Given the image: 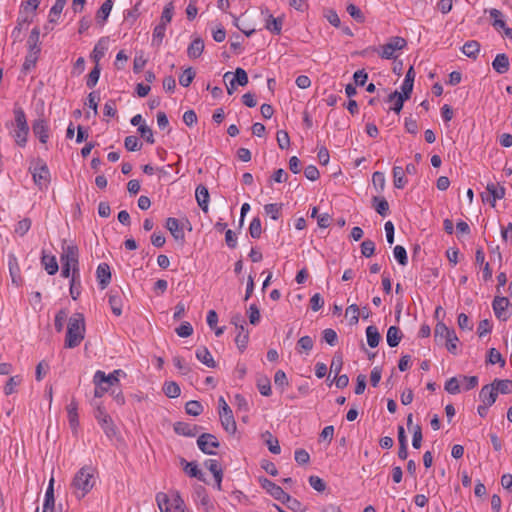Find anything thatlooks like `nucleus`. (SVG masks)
<instances>
[{
  "label": "nucleus",
  "mask_w": 512,
  "mask_h": 512,
  "mask_svg": "<svg viewBox=\"0 0 512 512\" xmlns=\"http://www.w3.org/2000/svg\"><path fill=\"white\" fill-rule=\"evenodd\" d=\"M85 337V318L82 313H74L68 321L65 348L72 349L81 344Z\"/></svg>",
  "instance_id": "nucleus-1"
},
{
  "label": "nucleus",
  "mask_w": 512,
  "mask_h": 512,
  "mask_svg": "<svg viewBox=\"0 0 512 512\" xmlns=\"http://www.w3.org/2000/svg\"><path fill=\"white\" fill-rule=\"evenodd\" d=\"M14 118L16 130L14 131V139L18 146L24 147L27 143V136L29 134V126L27 123L26 115L21 107L14 108Z\"/></svg>",
  "instance_id": "nucleus-2"
},
{
  "label": "nucleus",
  "mask_w": 512,
  "mask_h": 512,
  "mask_svg": "<svg viewBox=\"0 0 512 512\" xmlns=\"http://www.w3.org/2000/svg\"><path fill=\"white\" fill-rule=\"evenodd\" d=\"M93 471L89 467H82L74 476L72 487L81 491L79 498H83L94 486Z\"/></svg>",
  "instance_id": "nucleus-3"
},
{
  "label": "nucleus",
  "mask_w": 512,
  "mask_h": 512,
  "mask_svg": "<svg viewBox=\"0 0 512 512\" xmlns=\"http://www.w3.org/2000/svg\"><path fill=\"white\" fill-rule=\"evenodd\" d=\"M413 85L414 84L408 82V80H404L401 86V93L395 90L388 95L386 99L387 102L395 100V105L390 109L393 110L396 114L401 112L404 102L411 97Z\"/></svg>",
  "instance_id": "nucleus-4"
},
{
  "label": "nucleus",
  "mask_w": 512,
  "mask_h": 512,
  "mask_svg": "<svg viewBox=\"0 0 512 512\" xmlns=\"http://www.w3.org/2000/svg\"><path fill=\"white\" fill-rule=\"evenodd\" d=\"M94 416L98 424L103 429L105 435L110 439L113 438L117 433V429L111 416L106 413L105 408L99 404H96Z\"/></svg>",
  "instance_id": "nucleus-5"
},
{
  "label": "nucleus",
  "mask_w": 512,
  "mask_h": 512,
  "mask_svg": "<svg viewBox=\"0 0 512 512\" xmlns=\"http://www.w3.org/2000/svg\"><path fill=\"white\" fill-rule=\"evenodd\" d=\"M33 180L40 190L47 188L50 183V172L43 160H38L34 168H30Z\"/></svg>",
  "instance_id": "nucleus-6"
},
{
  "label": "nucleus",
  "mask_w": 512,
  "mask_h": 512,
  "mask_svg": "<svg viewBox=\"0 0 512 512\" xmlns=\"http://www.w3.org/2000/svg\"><path fill=\"white\" fill-rule=\"evenodd\" d=\"M198 448L207 455H216L213 448H218L220 442L217 437L211 433H202L197 439Z\"/></svg>",
  "instance_id": "nucleus-7"
},
{
  "label": "nucleus",
  "mask_w": 512,
  "mask_h": 512,
  "mask_svg": "<svg viewBox=\"0 0 512 512\" xmlns=\"http://www.w3.org/2000/svg\"><path fill=\"white\" fill-rule=\"evenodd\" d=\"M406 45L407 42L404 38L399 36L391 37L389 42L382 46V51L379 55L383 59H392L394 58V52L403 49Z\"/></svg>",
  "instance_id": "nucleus-8"
},
{
  "label": "nucleus",
  "mask_w": 512,
  "mask_h": 512,
  "mask_svg": "<svg viewBox=\"0 0 512 512\" xmlns=\"http://www.w3.org/2000/svg\"><path fill=\"white\" fill-rule=\"evenodd\" d=\"M259 483L261 487L267 491V493H269L275 500H278L281 503L288 494L279 485L265 477H260Z\"/></svg>",
  "instance_id": "nucleus-9"
},
{
  "label": "nucleus",
  "mask_w": 512,
  "mask_h": 512,
  "mask_svg": "<svg viewBox=\"0 0 512 512\" xmlns=\"http://www.w3.org/2000/svg\"><path fill=\"white\" fill-rule=\"evenodd\" d=\"M261 13L266 15L265 18V29L271 32L274 35H280L282 32V26L284 23L283 17H273L272 14L269 13V9H261Z\"/></svg>",
  "instance_id": "nucleus-10"
},
{
  "label": "nucleus",
  "mask_w": 512,
  "mask_h": 512,
  "mask_svg": "<svg viewBox=\"0 0 512 512\" xmlns=\"http://www.w3.org/2000/svg\"><path fill=\"white\" fill-rule=\"evenodd\" d=\"M61 263H69L72 265V270L79 268V250L76 245L63 246V253L60 257Z\"/></svg>",
  "instance_id": "nucleus-11"
},
{
  "label": "nucleus",
  "mask_w": 512,
  "mask_h": 512,
  "mask_svg": "<svg viewBox=\"0 0 512 512\" xmlns=\"http://www.w3.org/2000/svg\"><path fill=\"white\" fill-rule=\"evenodd\" d=\"M486 190L488 191L489 195L485 197V195L482 193V200L488 201L492 207H495L496 200L504 198L506 193V189L504 186H497L494 183H488L486 186Z\"/></svg>",
  "instance_id": "nucleus-12"
},
{
  "label": "nucleus",
  "mask_w": 512,
  "mask_h": 512,
  "mask_svg": "<svg viewBox=\"0 0 512 512\" xmlns=\"http://www.w3.org/2000/svg\"><path fill=\"white\" fill-rule=\"evenodd\" d=\"M510 305V301L507 297L504 296H495L492 302V308L495 316L501 320L506 321L509 318V315L506 313V309Z\"/></svg>",
  "instance_id": "nucleus-13"
},
{
  "label": "nucleus",
  "mask_w": 512,
  "mask_h": 512,
  "mask_svg": "<svg viewBox=\"0 0 512 512\" xmlns=\"http://www.w3.org/2000/svg\"><path fill=\"white\" fill-rule=\"evenodd\" d=\"M120 375H125V373L120 369L114 370L108 375H106L105 372L98 370L93 376V382H105V384H108V386L111 387L119 383Z\"/></svg>",
  "instance_id": "nucleus-14"
},
{
  "label": "nucleus",
  "mask_w": 512,
  "mask_h": 512,
  "mask_svg": "<svg viewBox=\"0 0 512 512\" xmlns=\"http://www.w3.org/2000/svg\"><path fill=\"white\" fill-rule=\"evenodd\" d=\"M32 131L42 144L47 143L49 139V128L45 119L39 118L35 120L32 124Z\"/></svg>",
  "instance_id": "nucleus-15"
},
{
  "label": "nucleus",
  "mask_w": 512,
  "mask_h": 512,
  "mask_svg": "<svg viewBox=\"0 0 512 512\" xmlns=\"http://www.w3.org/2000/svg\"><path fill=\"white\" fill-rule=\"evenodd\" d=\"M200 428L201 427H199L198 425L189 424L183 421L175 422L173 425V429L176 434L186 437L196 436Z\"/></svg>",
  "instance_id": "nucleus-16"
},
{
  "label": "nucleus",
  "mask_w": 512,
  "mask_h": 512,
  "mask_svg": "<svg viewBox=\"0 0 512 512\" xmlns=\"http://www.w3.org/2000/svg\"><path fill=\"white\" fill-rule=\"evenodd\" d=\"M165 227L170 231L171 235L176 241L184 242L185 233L177 218H167Z\"/></svg>",
  "instance_id": "nucleus-17"
},
{
  "label": "nucleus",
  "mask_w": 512,
  "mask_h": 512,
  "mask_svg": "<svg viewBox=\"0 0 512 512\" xmlns=\"http://www.w3.org/2000/svg\"><path fill=\"white\" fill-rule=\"evenodd\" d=\"M96 277L101 289H105L111 282L110 266L107 263H100L96 270Z\"/></svg>",
  "instance_id": "nucleus-18"
},
{
  "label": "nucleus",
  "mask_w": 512,
  "mask_h": 512,
  "mask_svg": "<svg viewBox=\"0 0 512 512\" xmlns=\"http://www.w3.org/2000/svg\"><path fill=\"white\" fill-rule=\"evenodd\" d=\"M180 464L183 467L184 472L192 478H196L199 481L206 482L203 472L198 468L196 462H188L184 458H180Z\"/></svg>",
  "instance_id": "nucleus-19"
},
{
  "label": "nucleus",
  "mask_w": 512,
  "mask_h": 512,
  "mask_svg": "<svg viewBox=\"0 0 512 512\" xmlns=\"http://www.w3.org/2000/svg\"><path fill=\"white\" fill-rule=\"evenodd\" d=\"M497 396L498 394L492 383L484 385L479 392V398L482 401V403L490 406H492L495 403Z\"/></svg>",
  "instance_id": "nucleus-20"
},
{
  "label": "nucleus",
  "mask_w": 512,
  "mask_h": 512,
  "mask_svg": "<svg viewBox=\"0 0 512 512\" xmlns=\"http://www.w3.org/2000/svg\"><path fill=\"white\" fill-rule=\"evenodd\" d=\"M492 67L498 74H505L510 68L509 57L505 53L497 54L492 61Z\"/></svg>",
  "instance_id": "nucleus-21"
},
{
  "label": "nucleus",
  "mask_w": 512,
  "mask_h": 512,
  "mask_svg": "<svg viewBox=\"0 0 512 512\" xmlns=\"http://www.w3.org/2000/svg\"><path fill=\"white\" fill-rule=\"evenodd\" d=\"M195 197L199 207L202 209L203 212L206 213L208 211V204L210 198L207 187L202 184L198 185L195 191Z\"/></svg>",
  "instance_id": "nucleus-22"
},
{
  "label": "nucleus",
  "mask_w": 512,
  "mask_h": 512,
  "mask_svg": "<svg viewBox=\"0 0 512 512\" xmlns=\"http://www.w3.org/2000/svg\"><path fill=\"white\" fill-rule=\"evenodd\" d=\"M54 478L52 477L49 481L45 493V499L43 504V512H54L55 507V496H54Z\"/></svg>",
  "instance_id": "nucleus-23"
},
{
  "label": "nucleus",
  "mask_w": 512,
  "mask_h": 512,
  "mask_svg": "<svg viewBox=\"0 0 512 512\" xmlns=\"http://www.w3.org/2000/svg\"><path fill=\"white\" fill-rule=\"evenodd\" d=\"M81 294V281L79 268L73 269L70 280V295L73 300H77Z\"/></svg>",
  "instance_id": "nucleus-24"
},
{
  "label": "nucleus",
  "mask_w": 512,
  "mask_h": 512,
  "mask_svg": "<svg viewBox=\"0 0 512 512\" xmlns=\"http://www.w3.org/2000/svg\"><path fill=\"white\" fill-rule=\"evenodd\" d=\"M194 495L197 500H199L200 504L205 507L206 512H209L210 509L213 508V505L211 504L209 495L205 489V487L201 485H197L194 488Z\"/></svg>",
  "instance_id": "nucleus-25"
},
{
  "label": "nucleus",
  "mask_w": 512,
  "mask_h": 512,
  "mask_svg": "<svg viewBox=\"0 0 512 512\" xmlns=\"http://www.w3.org/2000/svg\"><path fill=\"white\" fill-rule=\"evenodd\" d=\"M402 337H403V333L398 326H390L388 328L386 340H387V344L391 348L398 346Z\"/></svg>",
  "instance_id": "nucleus-26"
},
{
  "label": "nucleus",
  "mask_w": 512,
  "mask_h": 512,
  "mask_svg": "<svg viewBox=\"0 0 512 512\" xmlns=\"http://www.w3.org/2000/svg\"><path fill=\"white\" fill-rule=\"evenodd\" d=\"M41 264L44 266L49 275H54L59 270L56 257L53 255H47L44 252L42 253L41 257Z\"/></svg>",
  "instance_id": "nucleus-27"
},
{
  "label": "nucleus",
  "mask_w": 512,
  "mask_h": 512,
  "mask_svg": "<svg viewBox=\"0 0 512 512\" xmlns=\"http://www.w3.org/2000/svg\"><path fill=\"white\" fill-rule=\"evenodd\" d=\"M372 207L375 209V211L381 215L382 217H385L389 213V203L388 201L382 197V196H373L372 200Z\"/></svg>",
  "instance_id": "nucleus-28"
},
{
  "label": "nucleus",
  "mask_w": 512,
  "mask_h": 512,
  "mask_svg": "<svg viewBox=\"0 0 512 512\" xmlns=\"http://www.w3.org/2000/svg\"><path fill=\"white\" fill-rule=\"evenodd\" d=\"M196 358L209 368L216 367L214 358L205 346H202L196 350Z\"/></svg>",
  "instance_id": "nucleus-29"
},
{
  "label": "nucleus",
  "mask_w": 512,
  "mask_h": 512,
  "mask_svg": "<svg viewBox=\"0 0 512 512\" xmlns=\"http://www.w3.org/2000/svg\"><path fill=\"white\" fill-rule=\"evenodd\" d=\"M113 7V1L112 0H105L100 8L96 12V21L98 24L103 25L107 18L109 17V14Z\"/></svg>",
  "instance_id": "nucleus-30"
},
{
  "label": "nucleus",
  "mask_w": 512,
  "mask_h": 512,
  "mask_svg": "<svg viewBox=\"0 0 512 512\" xmlns=\"http://www.w3.org/2000/svg\"><path fill=\"white\" fill-rule=\"evenodd\" d=\"M8 267L12 278V282L18 284V282L21 281L20 267L18 264L17 257L13 253H10L8 255Z\"/></svg>",
  "instance_id": "nucleus-31"
},
{
  "label": "nucleus",
  "mask_w": 512,
  "mask_h": 512,
  "mask_svg": "<svg viewBox=\"0 0 512 512\" xmlns=\"http://www.w3.org/2000/svg\"><path fill=\"white\" fill-rule=\"evenodd\" d=\"M66 409H67L70 427L72 429H76L79 425L78 412H77V410H78L77 401L73 398L71 400V402L67 405Z\"/></svg>",
  "instance_id": "nucleus-32"
},
{
  "label": "nucleus",
  "mask_w": 512,
  "mask_h": 512,
  "mask_svg": "<svg viewBox=\"0 0 512 512\" xmlns=\"http://www.w3.org/2000/svg\"><path fill=\"white\" fill-rule=\"evenodd\" d=\"M204 50V41L197 37L195 38L191 44L188 46L187 54L188 57L191 59H196L201 56Z\"/></svg>",
  "instance_id": "nucleus-33"
},
{
  "label": "nucleus",
  "mask_w": 512,
  "mask_h": 512,
  "mask_svg": "<svg viewBox=\"0 0 512 512\" xmlns=\"http://www.w3.org/2000/svg\"><path fill=\"white\" fill-rule=\"evenodd\" d=\"M108 302L113 314L116 316H120L122 314L123 305V300L120 294L118 292L114 293L113 290H111L109 293Z\"/></svg>",
  "instance_id": "nucleus-34"
},
{
  "label": "nucleus",
  "mask_w": 512,
  "mask_h": 512,
  "mask_svg": "<svg viewBox=\"0 0 512 512\" xmlns=\"http://www.w3.org/2000/svg\"><path fill=\"white\" fill-rule=\"evenodd\" d=\"M464 55L468 58L476 59L480 51V43L476 40L467 41L461 48Z\"/></svg>",
  "instance_id": "nucleus-35"
},
{
  "label": "nucleus",
  "mask_w": 512,
  "mask_h": 512,
  "mask_svg": "<svg viewBox=\"0 0 512 512\" xmlns=\"http://www.w3.org/2000/svg\"><path fill=\"white\" fill-rule=\"evenodd\" d=\"M392 172L394 187L397 189H403L407 184L404 169L401 166H394Z\"/></svg>",
  "instance_id": "nucleus-36"
},
{
  "label": "nucleus",
  "mask_w": 512,
  "mask_h": 512,
  "mask_svg": "<svg viewBox=\"0 0 512 512\" xmlns=\"http://www.w3.org/2000/svg\"><path fill=\"white\" fill-rule=\"evenodd\" d=\"M366 337L367 343L371 348L377 347L381 340V335L374 325H370L366 328Z\"/></svg>",
  "instance_id": "nucleus-37"
},
{
  "label": "nucleus",
  "mask_w": 512,
  "mask_h": 512,
  "mask_svg": "<svg viewBox=\"0 0 512 512\" xmlns=\"http://www.w3.org/2000/svg\"><path fill=\"white\" fill-rule=\"evenodd\" d=\"M41 49L29 50L22 66L23 72H28L35 67Z\"/></svg>",
  "instance_id": "nucleus-38"
},
{
  "label": "nucleus",
  "mask_w": 512,
  "mask_h": 512,
  "mask_svg": "<svg viewBox=\"0 0 512 512\" xmlns=\"http://www.w3.org/2000/svg\"><path fill=\"white\" fill-rule=\"evenodd\" d=\"M497 394H512V380L510 379H494L492 382Z\"/></svg>",
  "instance_id": "nucleus-39"
},
{
  "label": "nucleus",
  "mask_w": 512,
  "mask_h": 512,
  "mask_svg": "<svg viewBox=\"0 0 512 512\" xmlns=\"http://www.w3.org/2000/svg\"><path fill=\"white\" fill-rule=\"evenodd\" d=\"M221 425L223 429L229 434H235L237 430L236 421L234 419L233 413L228 415L220 416Z\"/></svg>",
  "instance_id": "nucleus-40"
},
{
  "label": "nucleus",
  "mask_w": 512,
  "mask_h": 512,
  "mask_svg": "<svg viewBox=\"0 0 512 512\" xmlns=\"http://www.w3.org/2000/svg\"><path fill=\"white\" fill-rule=\"evenodd\" d=\"M282 203H270L264 206V211L273 220H278L282 214Z\"/></svg>",
  "instance_id": "nucleus-41"
},
{
  "label": "nucleus",
  "mask_w": 512,
  "mask_h": 512,
  "mask_svg": "<svg viewBox=\"0 0 512 512\" xmlns=\"http://www.w3.org/2000/svg\"><path fill=\"white\" fill-rule=\"evenodd\" d=\"M163 392L169 398H177L180 396L181 389L176 382L169 381L164 383Z\"/></svg>",
  "instance_id": "nucleus-42"
},
{
  "label": "nucleus",
  "mask_w": 512,
  "mask_h": 512,
  "mask_svg": "<svg viewBox=\"0 0 512 512\" xmlns=\"http://www.w3.org/2000/svg\"><path fill=\"white\" fill-rule=\"evenodd\" d=\"M486 361L492 365L499 363L501 367H504L506 364L505 358H503L501 353L496 348L489 349Z\"/></svg>",
  "instance_id": "nucleus-43"
},
{
  "label": "nucleus",
  "mask_w": 512,
  "mask_h": 512,
  "mask_svg": "<svg viewBox=\"0 0 512 512\" xmlns=\"http://www.w3.org/2000/svg\"><path fill=\"white\" fill-rule=\"evenodd\" d=\"M282 503L285 504L287 508L293 512L305 511L302 503L298 499L291 497L289 494H287Z\"/></svg>",
  "instance_id": "nucleus-44"
},
{
  "label": "nucleus",
  "mask_w": 512,
  "mask_h": 512,
  "mask_svg": "<svg viewBox=\"0 0 512 512\" xmlns=\"http://www.w3.org/2000/svg\"><path fill=\"white\" fill-rule=\"evenodd\" d=\"M203 409V405L197 400H190L185 404V411L191 416H199Z\"/></svg>",
  "instance_id": "nucleus-45"
},
{
  "label": "nucleus",
  "mask_w": 512,
  "mask_h": 512,
  "mask_svg": "<svg viewBox=\"0 0 512 512\" xmlns=\"http://www.w3.org/2000/svg\"><path fill=\"white\" fill-rule=\"evenodd\" d=\"M22 382V377L20 375L12 376L8 379L6 385L4 386L5 395H11L16 392V387L19 386Z\"/></svg>",
  "instance_id": "nucleus-46"
},
{
  "label": "nucleus",
  "mask_w": 512,
  "mask_h": 512,
  "mask_svg": "<svg viewBox=\"0 0 512 512\" xmlns=\"http://www.w3.org/2000/svg\"><path fill=\"white\" fill-rule=\"evenodd\" d=\"M257 388H258L259 392L261 393V395H263V396L268 397L272 393L270 379L266 376L258 378Z\"/></svg>",
  "instance_id": "nucleus-47"
},
{
  "label": "nucleus",
  "mask_w": 512,
  "mask_h": 512,
  "mask_svg": "<svg viewBox=\"0 0 512 512\" xmlns=\"http://www.w3.org/2000/svg\"><path fill=\"white\" fill-rule=\"evenodd\" d=\"M142 145V142L133 135L127 136L124 140V146L129 152L139 151L142 148Z\"/></svg>",
  "instance_id": "nucleus-48"
},
{
  "label": "nucleus",
  "mask_w": 512,
  "mask_h": 512,
  "mask_svg": "<svg viewBox=\"0 0 512 512\" xmlns=\"http://www.w3.org/2000/svg\"><path fill=\"white\" fill-rule=\"evenodd\" d=\"M195 71L192 67H189L183 71L179 77V83L183 87H188L195 78Z\"/></svg>",
  "instance_id": "nucleus-49"
},
{
  "label": "nucleus",
  "mask_w": 512,
  "mask_h": 512,
  "mask_svg": "<svg viewBox=\"0 0 512 512\" xmlns=\"http://www.w3.org/2000/svg\"><path fill=\"white\" fill-rule=\"evenodd\" d=\"M173 13H174V4L171 1L165 5V7L162 11L161 18H160V24L167 26V24H169L172 20Z\"/></svg>",
  "instance_id": "nucleus-50"
},
{
  "label": "nucleus",
  "mask_w": 512,
  "mask_h": 512,
  "mask_svg": "<svg viewBox=\"0 0 512 512\" xmlns=\"http://www.w3.org/2000/svg\"><path fill=\"white\" fill-rule=\"evenodd\" d=\"M346 10L348 14L358 23L365 22V16L363 12L356 5L350 3L347 5Z\"/></svg>",
  "instance_id": "nucleus-51"
},
{
  "label": "nucleus",
  "mask_w": 512,
  "mask_h": 512,
  "mask_svg": "<svg viewBox=\"0 0 512 512\" xmlns=\"http://www.w3.org/2000/svg\"><path fill=\"white\" fill-rule=\"evenodd\" d=\"M250 236L254 239L260 238L262 234V224L259 217L253 218L249 226Z\"/></svg>",
  "instance_id": "nucleus-52"
},
{
  "label": "nucleus",
  "mask_w": 512,
  "mask_h": 512,
  "mask_svg": "<svg viewBox=\"0 0 512 512\" xmlns=\"http://www.w3.org/2000/svg\"><path fill=\"white\" fill-rule=\"evenodd\" d=\"M445 340H446V348L447 350L453 354V355H456L457 354V345L456 343L459 341L456 333H455V330H451V333L445 337Z\"/></svg>",
  "instance_id": "nucleus-53"
},
{
  "label": "nucleus",
  "mask_w": 512,
  "mask_h": 512,
  "mask_svg": "<svg viewBox=\"0 0 512 512\" xmlns=\"http://www.w3.org/2000/svg\"><path fill=\"white\" fill-rule=\"evenodd\" d=\"M100 66L96 64L95 67L90 71L86 79V85L88 88H94L100 77Z\"/></svg>",
  "instance_id": "nucleus-54"
},
{
  "label": "nucleus",
  "mask_w": 512,
  "mask_h": 512,
  "mask_svg": "<svg viewBox=\"0 0 512 512\" xmlns=\"http://www.w3.org/2000/svg\"><path fill=\"white\" fill-rule=\"evenodd\" d=\"M393 253H394L395 259L397 260V262L400 265H402V266L407 265V263H408L407 252H406V249L403 246L396 245L394 247Z\"/></svg>",
  "instance_id": "nucleus-55"
},
{
  "label": "nucleus",
  "mask_w": 512,
  "mask_h": 512,
  "mask_svg": "<svg viewBox=\"0 0 512 512\" xmlns=\"http://www.w3.org/2000/svg\"><path fill=\"white\" fill-rule=\"evenodd\" d=\"M343 367V356L341 352H336L332 358L331 365H330V371L334 372L337 376Z\"/></svg>",
  "instance_id": "nucleus-56"
},
{
  "label": "nucleus",
  "mask_w": 512,
  "mask_h": 512,
  "mask_svg": "<svg viewBox=\"0 0 512 512\" xmlns=\"http://www.w3.org/2000/svg\"><path fill=\"white\" fill-rule=\"evenodd\" d=\"M264 436H268V439L266 440V444L268 446L269 451L273 454H279L281 452V448H280L277 438H274L269 431H266L263 434V437Z\"/></svg>",
  "instance_id": "nucleus-57"
},
{
  "label": "nucleus",
  "mask_w": 512,
  "mask_h": 512,
  "mask_svg": "<svg viewBox=\"0 0 512 512\" xmlns=\"http://www.w3.org/2000/svg\"><path fill=\"white\" fill-rule=\"evenodd\" d=\"M248 340H249L248 331H245V329L242 331L240 329V331L238 332V334L235 338V343L241 352H243L246 349Z\"/></svg>",
  "instance_id": "nucleus-58"
},
{
  "label": "nucleus",
  "mask_w": 512,
  "mask_h": 512,
  "mask_svg": "<svg viewBox=\"0 0 512 512\" xmlns=\"http://www.w3.org/2000/svg\"><path fill=\"white\" fill-rule=\"evenodd\" d=\"M274 383L276 387L280 388L281 392L284 391V388L289 385L286 373L283 370H277L274 375Z\"/></svg>",
  "instance_id": "nucleus-59"
},
{
  "label": "nucleus",
  "mask_w": 512,
  "mask_h": 512,
  "mask_svg": "<svg viewBox=\"0 0 512 512\" xmlns=\"http://www.w3.org/2000/svg\"><path fill=\"white\" fill-rule=\"evenodd\" d=\"M372 183L379 192H382L386 184L384 173L380 171L374 172L372 175Z\"/></svg>",
  "instance_id": "nucleus-60"
},
{
  "label": "nucleus",
  "mask_w": 512,
  "mask_h": 512,
  "mask_svg": "<svg viewBox=\"0 0 512 512\" xmlns=\"http://www.w3.org/2000/svg\"><path fill=\"white\" fill-rule=\"evenodd\" d=\"M68 313L65 309H61L57 312L54 319V326L57 332H61L64 327V323L67 320Z\"/></svg>",
  "instance_id": "nucleus-61"
},
{
  "label": "nucleus",
  "mask_w": 512,
  "mask_h": 512,
  "mask_svg": "<svg viewBox=\"0 0 512 512\" xmlns=\"http://www.w3.org/2000/svg\"><path fill=\"white\" fill-rule=\"evenodd\" d=\"M166 25L158 24L153 30L152 43L159 46L165 36Z\"/></svg>",
  "instance_id": "nucleus-62"
},
{
  "label": "nucleus",
  "mask_w": 512,
  "mask_h": 512,
  "mask_svg": "<svg viewBox=\"0 0 512 512\" xmlns=\"http://www.w3.org/2000/svg\"><path fill=\"white\" fill-rule=\"evenodd\" d=\"M322 339L330 346H335L338 342V336L335 330L327 328L322 332Z\"/></svg>",
  "instance_id": "nucleus-63"
},
{
  "label": "nucleus",
  "mask_w": 512,
  "mask_h": 512,
  "mask_svg": "<svg viewBox=\"0 0 512 512\" xmlns=\"http://www.w3.org/2000/svg\"><path fill=\"white\" fill-rule=\"evenodd\" d=\"M276 139L280 149H288L290 147V137L285 130H279L276 134Z\"/></svg>",
  "instance_id": "nucleus-64"
}]
</instances>
